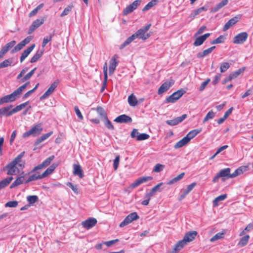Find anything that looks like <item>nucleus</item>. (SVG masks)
I'll return each instance as SVG.
<instances>
[{"label": "nucleus", "instance_id": "c03bdc74", "mask_svg": "<svg viewBox=\"0 0 253 253\" xmlns=\"http://www.w3.org/2000/svg\"><path fill=\"white\" fill-rule=\"evenodd\" d=\"M27 199L30 204H33L38 201L39 198L37 196L33 195L27 196Z\"/></svg>", "mask_w": 253, "mask_h": 253}, {"label": "nucleus", "instance_id": "8fccbe9b", "mask_svg": "<svg viewBox=\"0 0 253 253\" xmlns=\"http://www.w3.org/2000/svg\"><path fill=\"white\" fill-rule=\"evenodd\" d=\"M253 229V223L249 224L245 229L240 233V236H243L247 232H249Z\"/></svg>", "mask_w": 253, "mask_h": 253}, {"label": "nucleus", "instance_id": "6e6552de", "mask_svg": "<svg viewBox=\"0 0 253 253\" xmlns=\"http://www.w3.org/2000/svg\"><path fill=\"white\" fill-rule=\"evenodd\" d=\"M248 37V34L247 32H242L234 37L233 42L235 44H243L246 41Z\"/></svg>", "mask_w": 253, "mask_h": 253}, {"label": "nucleus", "instance_id": "7c9ffc66", "mask_svg": "<svg viewBox=\"0 0 253 253\" xmlns=\"http://www.w3.org/2000/svg\"><path fill=\"white\" fill-rule=\"evenodd\" d=\"M43 50H38L34 55L31 58L30 62L33 63L37 62L42 56Z\"/></svg>", "mask_w": 253, "mask_h": 253}, {"label": "nucleus", "instance_id": "774afa93", "mask_svg": "<svg viewBox=\"0 0 253 253\" xmlns=\"http://www.w3.org/2000/svg\"><path fill=\"white\" fill-rule=\"evenodd\" d=\"M119 242V239H115L113 240H110L108 241L104 242L103 244L106 245L107 247H110L114 245V244Z\"/></svg>", "mask_w": 253, "mask_h": 253}, {"label": "nucleus", "instance_id": "c85d7f7f", "mask_svg": "<svg viewBox=\"0 0 253 253\" xmlns=\"http://www.w3.org/2000/svg\"><path fill=\"white\" fill-rule=\"evenodd\" d=\"M128 102L130 106L134 107L137 105V100L133 94H130L128 97Z\"/></svg>", "mask_w": 253, "mask_h": 253}, {"label": "nucleus", "instance_id": "f257e3e1", "mask_svg": "<svg viewBox=\"0 0 253 253\" xmlns=\"http://www.w3.org/2000/svg\"><path fill=\"white\" fill-rule=\"evenodd\" d=\"M151 24H149L137 30L134 34L128 37L120 46V49L124 48L125 46L128 45L133 40L136 39H141L145 41L148 39L150 36V34L147 32L149 30Z\"/></svg>", "mask_w": 253, "mask_h": 253}, {"label": "nucleus", "instance_id": "2f4dec72", "mask_svg": "<svg viewBox=\"0 0 253 253\" xmlns=\"http://www.w3.org/2000/svg\"><path fill=\"white\" fill-rule=\"evenodd\" d=\"M29 101H27L25 103L17 105L14 108L11 109L12 115L22 110L29 104Z\"/></svg>", "mask_w": 253, "mask_h": 253}, {"label": "nucleus", "instance_id": "6ab92c4d", "mask_svg": "<svg viewBox=\"0 0 253 253\" xmlns=\"http://www.w3.org/2000/svg\"><path fill=\"white\" fill-rule=\"evenodd\" d=\"M240 16H236L234 17L233 18L230 19L228 21L227 23L225 24L223 28V31H226L228 29H229L231 27L235 24L240 19Z\"/></svg>", "mask_w": 253, "mask_h": 253}, {"label": "nucleus", "instance_id": "5fc2aeb1", "mask_svg": "<svg viewBox=\"0 0 253 253\" xmlns=\"http://www.w3.org/2000/svg\"><path fill=\"white\" fill-rule=\"evenodd\" d=\"M230 67V65L228 62H223L220 67V71L221 73L226 72Z\"/></svg>", "mask_w": 253, "mask_h": 253}, {"label": "nucleus", "instance_id": "a19ab883", "mask_svg": "<svg viewBox=\"0 0 253 253\" xmlns=\"http://www.w3.org/2000/svg\"><path fill=\"white\" fill-rule=\"evenodd\" d=\"M104 123L105 126L110 130H113L114 129V127L113 125H112L111 121L109 120L108 117L104 119Z\"/></svg>", "mask_w": 253, "mask_h": 253}, {"label": "nucleus", "instance_id": "e433bc0d", "mask_svg": "<svg viewBox=\"0 0 253 253\" xmlns=\"http://www.w3.org/2000/svg\"><path fill=\"white\" fill-rule=\"evenodd\" d=\"M184 174H185L184 172H182V173H180V174H179L175 177H174V178L171 179L170 180H169L167 183V184L169 185H171V184H172L174 183L178 182V181L181 180L183 177Z\"/></svg>", "mask_w": 253, "mask_h": 253}, {"label": "nucleus", "instance_id": "4be33fe9", "mask_svg": "<svg viewBox=\"0 0 253 253\" xmlns=\"http://www.w3.org/2000/svg\"><path fill=\"white\" fill-rule=\"evenodd\" d=\"M197 235V232L195 231L188 232L185 235L183 240L187 244V243L193 241Z\"/></svg>", "mask_w": 253, "mask_h": 253}, {"label": "nucleus", "instance_id": "37998d69", "mask_svg": "<svg viewBox=\"0 0 253 253\" xmlns=\"http://www.w3.org/2000/svg\"><path fill=\"white\" fill-rule=\"evenodd\" d=\"M37 68H34L33 69H32L29 73H28L27 74H26L21 80V82H24L25 81L30 79L31 77L34 74L35 71L36 70Z\"/></svg>", "mask_w": 253, "mask_h": 253}, {"label": "nucleus", "instance_id": "423d86ee", "mask_svg": "<svg viewBox=\"0 0 253 253\" xmlns=\"http://www.w3.org/2000/svg\"><path fill=\"white\" fill-rule=\"evenodd\" d=\"M31 36H28L20 42L18 44L14 47L11 50L10 53L13 54L22 49L26 44H28L31 41Z\"/></svg>", "mask_w": 253, "mask_h": 253}, {"label": "nucleus", "instance_id": "e2e57ef3", "mask_svg": "<svg viewBox=\"0 0 253 253\" xmlns=\"http://www.w3.org/2000/svg\"><path fill=\"white\" fill-rule=\"evenodd\" d=\"M164 167H165L164 165L160 164H157L155 166V167L153 169V171L156 172H159L163 169Z\"/></svg>", "mask_w": 253, "mask_h": 253}, {"label": "nucleus", "instance_id": "bb28decb", "mask_svg": "<svg viewBox=\"0 0 253 253\" xmlns=\"http://www.w3.org/2000/svg\"><path fill=\"white\" fill-rule=\"evenodd\" d=\"M53 133L52 131H50L46 134H44L38 138L35 142V145L38 146L40 143L47 139Z\"/></svg>", "mask_w": 253, "mask_h": 253}, {"label": "nucleus", "instance_id": "603ef678", "mask_svg": "<svg viewBox=\"0 0 253 253\" xmlns=\"http://www.w3.org/2000/svg\"><path fill=\"white\" fill-rule=\"evenodd\" d=\"M73 6L72 5H68L63 11L61 14V17H64L69 14V13L72 10Z\"/></svg>", "mask_w": 253, "mask_h": 253}, {"label": "nucleus", "instance_id": "20e7f679", "mask_svg": "<svg viewBox=\"0 0 253 253\" xmlns=\"http://www.w3.org/2000/svg\"><path fill=\"white\" fill-rule=\"evenodd\" d=\"M42 128L40 125H37L32 127L29 131L24 132L23 134L24 138H26L30 135L36 136L41 134Z\"/></svg>", "mask_w": 253, "mask_h": 253}, {"label": "nucleus", "instance_id": "dca6fc26", "mask_svg": "<svg viewBox=\"0 0 253 253\" xmlns=\"http://www.w3.org/2000/svg\"><path fill=\"white\" fill-rule=\"evenodd\" d=\"M25 152L23 151L19 154L12 162L16 164L20 169H22L25 167V162L22 159L24 157Z\"/></svg>", "mask_w": 253, "mask_h": 253}, {"label": "nucleus", "instance_id": "4c0bfd02", "mask_svg": "<svg viewBox=\"0 0 253 253\" xmlns=\"http://www.w3.org/2000/svg\"><path fill=\"white\" fill-rule=\"evenodd\" d=\"M227 197L226 194H222L214 199L213 201V205L214 207H216L218 205V203L219 201H223L225 200Z\"/></svg>", "mask_w": 253, "mask_h": 253}, {"label": "nucleus", "instance_id": "473e14b6", "mask_svg": "<svg viewBox=\"0 0 253 253\" xmlns=\"http://www.w3.org/2000/svg\"><path fill=\"white\" fill-rule=\"evenodd\" d=\"M189 141L187 140V138L184 137L182 139L178 141L174 145V148L177 149L181 148L188 143Z\"/></svg>", "mask_w": 253, "mask_h": 253}, {"label": "nucleus", "instance_id": "9d476101", "mask_svg": "<svg viewBox=\"0 0 253 253\" xmlns=\"http://www.w3.org/2000/svg\"><path fill=\"white\" fill-rule=\"evenodd\" d=\"M118 58V56L117 54H115L110 60L109 67V74L110 75L114 73L116 67L119 64V61L117 60Z\"/></svg>", "mask_w": 253, "mask_h": 253}, {"label": "nucleus", "instance_id": "bf43d9fd", "mask_svg": "<svg viewBox=\"0 0 253 253\" xmlns=\"http://www.w3.org/2000/svg\"><path fill=\"white\" fill-rule=\"evenodd\" d=\"M132 222L131 220L128 217V216H127L124 220L120 223V227H123L127 224H129Z\"/></svg>", "mask_w": 253, "mask_h": 253}, {"label": "nucleus", "instance_id": "ea45409f", "mask_svg": "<svg viewBox=\"0 0 253 253\" xmlns=\"http://www.w3.org/2000/svg\"><path fill=\"white\" fill-rule=\"evenodd\" d=\"M12 63V59H5L1 63H0V69L10 66L11 65Z\"/></svg>", "mask_w": 253, "mask_h": 253}, {"label": "nucleus", "instance_id": "0e129e2a", "mask_svg": "<svg viewBox=\"0 0 253 253\" xmlns=\"http://www.w3.org/2000/svg\"><path fill=\"white\" fill-rule=\"evenodd\" d=\"M196 185V182H193L190 185H188L187 188L184 190L185 194H188L191 191L193 190V189Z\"/></svg>", "mask_w": 253, "mask_h": 253}, {"label": "nucleus", "instance_id": "79ce46f5", "mask_svg": "<svg viewBox=\"0 0 253 253\" xmlns=\"http://www.w3.org/2000/svg\"><path fill=\"white\" fill-rule=\"evenodd\" d=\"M54 36V33L53 32V33L50 34L49 36L45 37L43 40L42 47H44L48 42L51 41Z\"/></svg>", "mask_w": 253, "mask_h": 253}, {"label": "nucleus", "instance_id": "4d7b16f0", "mask_svg": "<svg viewBox=\"0 0 253 253\" xmlns=\"http://www.w3.org/2000/svg\"><path fill=\"white\" fill-rule=\"evenodd\" d=\"M150 137L149 134L146 133H141L139 135L137 136V138H136L137 141H142L148 139Z\"/></svg>", "mask_w": 253, "mask_h": 253}, {"label": "nucleus", "instance_id": "412c9836", "mask_svg": "<svg viewBox=\"0 0 253 253\" xmlns=\"http://www.w3.org/2000/svg\"><path fill=\"white\" fill-rule=\"evenodd\" d=\"M35 47V44H33L22 52L21 56L20 58V61L21 63L23 62L24 60L28 57V56L34 49Z\"/></svg>", "mask_w": 253, "mask_h": 253}, {"label": "nucleus", "instance_id": "3c124183", "mask_svg": "<svg viewBox=\"0 0 253 253\" xmlns=\"http://www.w3.org/2000/svg\"><path fill=\"white\" fill-rule=\"evenodd\" d=\"M225 38L224 36L221 35L219 37H218L217 39L213 40L211 42V44H218L223 43L224 42Z\"/></svg>", "mask_w": 253, "mask_h": 253}, {"label": "nucleus", "instance_id": "de8ad7c7", "mask_svg": "<svg viewBox=\"0 0 253 253\" xmlns=\"http://www.w3.org/2000/svg\"><path fill=\"white\" fill-rule=\"evenodd\" d=\"M245 70L244 68H240L238 69V70L233 72L230 74V76L232 77V78L234 79L236 78H237L240 74L243 73Z\"/></svg>", "mask_w": 253, "mask_h": 253}, {"label": "nucleus", "instance_id": "a18cd8bd", "mask_svg": "<svg viewBox=\"0 0 253 253\" xmlns=\"http://www.w3.org/2000/svg\"><path fill=\"white\" fill-rule=\"evenodd\" d=\"M96 111L97 113L103 119L106 118L107 117V114L106 113L105 111H104V109L98 106L96 108Z\"/></svg>", "mask_w": 253, "mask_h": 253}, {"label": "nucleus", "instance_id": "b1692460", "mask_svg": "<svg viewBox=\"0 0 253 253\" xmlns=\"http://www.w3.org/2000/svg\"><path fill=\"white\" fill-rule=\"evenodd\" d=\"M73 169V173L75 175H78L80 178L84 177V172L80 165L74 164Z\"/></svg>", "mask_w": 253, "mask_h": 253}, {"label": "nucleus", "instance_id": "864d4df0", "mask_svg": "<svg viewBox=\"0 0 253 253\" xmlns=\"http://www.w3.org/2000/svg\"><path fill=\"white\" fill-rule=\"evenodd\" d=\"M211 52L210 49V48L204 50L203 52H199L197 54V57L198 58H203L205 57V56L209 54Z\"/></svg>", "mask_w": 253, "mask_h": 253}, {"label": "nucleus", "instance_id": "f03ea898", "mask_svg": "<svg viewBox=\"0 0 253 253\" xmlns=\"http://www.w3.org/2000/svg\"><path fill=\"white\" fill-rule=\"evenodd\" d=\"M58 167V164L53 163L49 168H48L42 174H40L39 170L32 171V170L29 172L28 174H31L28 179L25 181V183L27 184L31 181L37 180L38 179H42L47 177L48 175L53 172L55 169Z\"/></svg>", "mask_w": 253, "mask_h": 253}, {"label": "nucleus", "instance_id": "09e8293b", "mask_svg": "<svg viewBox=\"0 0 253 253\" xmlns=\"http://www.w3.org/2000/svg\"><path fill=\"white\" fill-rule=\"evenodd\" d=\"M223 236H224V233H222V232L217 233L210 239V241L211 242H214L219 239H222L223 238Z\"/></svg>", "mask_w": 253, "mask_h": 253}, {"label": "nucleus", "instance_id": "4468645a", "mask_svg": "<svg viewBox=\"0 0 253 253\" xmlns=\"http://www.w3.org/2000/svg\"><path fill=\"white\" fill-rule=\"evenodd\" d=\"M97 220L95 218L90 217L82 222V225L86 229H89L94 227L97 223Z\"/></svg>", "mask_w": 253, "mask_h": 253}, {"label": "nucleus", "instance_id": "5701e85b", "mask_svg": "<svg viewBox=\"0 0 253 253\" xmlns=\"http://www.w3.org/2000/svg\"><path fill=\"white\" fill-rule=\"evenodd\" d=\"M12 107V105H10L6 107H4L0 109V113L1 116L6 117L12 115V113L10 109Z\"/></svg>", "mask_w": 253, "mask_h": 253}, {"label": "nucleus", "instance_id": "2eb2a0df", "mask_svg": "<svg viewBox=\"0 0 253 253\" xmlns=\"http://www.w3.org/2000/svg\"><path fill=\"white\" fill-rule=\"evenodd\" d=\"M249 165L250 164L247 166H242L239 167L234 171L233 173H231V174L230 175V178H234L243 173L244 172L248 170L249 169Z\"/></svg>", "mask_w": 253, "mask_h": 253}, {"label": "nucleus", "instance_id": "a211bd4d", "mask_svg": "<svg viewBox=\"0 0 253 253\" xmlns=\"http://www.w3.org/2000/svg\"><path fill=\"white\" fill-rule=\"evenodd\" d=\"M186 117V114H183L182 116L175 118L172 120H167L166 121V123L169 126H174L182 122Z\"/></svg>", "mask_w": 253, "mask_h": 253}, {"label": "nucleus", "instance_id": "1a4fd4ad", "mask_svg": "<svg viewBox=\"0 0 253 253\" xmlns=\"http://www.w3.org/2000/svg\"><path fill=\"white\" fill-rule=\"evenodd\" d=\"M17 166L16 164L11 162L4 168L3 170H7V174L8 175H15L19 172V169Z\"/></svg>", "mask_w": 253, "mask_h": 253}, {"label": "nucleus", "instance_id": "72a5a7b5", "mask_svg": "<svg viewBox=\"0 0 253 253\" xmlns=\"http://www.w3.org/2000/svg\"><path fill=\"white\" fill-rule=\"evenodd\" d=\"M24 178L23 176L18 177L17 179L11 184L10 188H13L24 182Z\"/></svg>", "mask_w": 253, "mask_h": 253}, {"label": "nucleus", "instance_id": "0eeeda50", "mask_svg": "<svg viewBox=\"0 0 253 253\" xmlns=\"http://www.w3.org/2000/svg\"><path fill=\"white\" fill-rule=\"evenodd\" d=\"M141 0H135L131 4L127 5L123 10V14L124 15H127L129 13L132 12L134 10L136 9L137 7L140 5Z\"/></svg>", "mask_w": 253, "mask_h": 253}, {"label": "nucleus", "instance_id": "680f3d73", "mask_svg": "<svg viewBox=\"0 0 253 253\" xmlns=\"http://www.w3.org/2000/svg\"><path fill=\"white\" fill-rule=\"evenodd\" d=\"M44 22L43 19H37L35 20L33 23L32 25L34 27H36V28L40 27L41 25H42Z\"/></svg>", "mask_w": 253, "mask_h": 253}, {"label": "nucleus", "instance_id": "49530a36", "mask_svg": "<svg viewBox=\"0 0 253 253\" xmlns=\"http://www.w3.org/2000/svg\"><path fill=\"white\" fill-rule=\"evenodd\" d=\"M215 116V113L212 111H209L205 118L204 119L203 122L204 123L210 119H213Z\"/></svg>", "mask_w": 253, "mask_h": 253}, {"label": "nucleus", "instance_id": "338daca9", "mask_svg": "<svg viewBox=\"0 0 253 253\" xmlns=\"http://www.w3.org/2000/svg\"><path fill=\"white\" fill-rule=\"evenodd\" d=\"M75 111L76 112V115L78 117L81 119V120L84 119V117L82 115L80 110H79V107L77 106H75L74 107Z\"/></svg>", "mask_w": 253, "mask_h": 253}, {"label": "nucleus", "instance_id": "aec40b11", "mask_svg": "<svg viewBox=\"0 0 253 253\" xmlns=\"http://www.w3.org/2000/svg\"><path fill=\"white\" fill-rule=\"evenodd\" d=\"M152 178L153 177L152 176L141 177L132 183L131 185V187L132 188H135L144 182L152 180Z\"/></svg>", "mask_w": 253, "mask_h": 253}, {"label": "nucleus", "instance_id": "13d9d810", "mask_svg": "<svg viewBox=\"0 0 253 253\" xmlns=\"http://www.w3.org/2000/svg\"><path fill=\"white\" fill-rule=\"evenodd\" d=\"M204 42L205 41L203 38L200 36L196 39L193 44L195 46H198L202 45Z\"/></svg>", "mask_w": 253, "mask_h": 253}, {"label": "nucleus", "instance_id": "f8f14e48", "mask_svg": "<svg viewBox=\"0 0 253 253\" xmlns=\"http://www.w3.org/2000/svg\"><path fill=\"white\" fill-rule=\"evenodd\" d=\"M55 157L54 155H51L46 158L42 164L35 167L33 169L32 171H36L37 170L42 169L48 166H49L51 162L54 160Z\"/></svg>", "mask_w": 253, "mask_h": 253}, {"label": "nucleus", "instance_id": "58836bf2", "mask_svg": "<svg viewBox=\"0 0 253 253\" xmlns=\"http://www.w3.org/2000/svg\"><path fill=\"white\" fill-rule=\"evenodd\" d=\"M249 238V235H247L244 236L240 239L239 242L238 243V245L241 247L245 246L247 244Z\"/></svg>", "mask_w": 253, "mask_h": 253}, {"label": "nucleus", "instance_id": "f3484780", "mask_svg": "<svg viewBox=\"0 0 253 253\" xmlns=\"http://www.w3.org/2000/svg\"><path fill=\"white\" fill-rule=\"evenodd\" d=\"M114 121L118 123H131V118L126 115L123 114L119 116L114 120Z\"/></svg>", "mask_w": 253, "mask_h": 253}, {"label": "nucleus", "instance_id": "393cba45", "mask_svg": "<svg viewBox=\"0 0 253 253\" xmlns=\"http://www.w3.org/2000/svg\"><path fill=\"white\" fill-rule=\"evenodd\" d=\"M228 2V0H223L217 4L214 7L212 8L211 10V12L215 13L218 11L220 9L223 7L224 6L227 4Z\"/></svg>", "mask_w": 253, "mask_h": 253}, {"label": "nucleus", "instance_id": "39448f33", "mask_svg": "<svg viewBox=\"0 0 253 253\" xmlns=\"http://www.w3.org/2000/svg\"><path fill=\"white\" fill-rule=\"evenodd\" d=\"M185 93V91L183 89L178 90L168 97L166 99V102L174 103L179 99Z\"/></svg>", "mask_w": 253, "mask_h": 253}, {"label": "nucleus", "instance_id": "052dcab7", "mask_svg": "<svg viewBox=\"0 0 253 253\" xmlns=\"http://www.w3.org/2000/svg\"><path fill=\"white\" fill-rule=\"evenodd\" d=\"M18 202L16 201H9L5 204V207L15 208L18 206Z\"/></svg>", "mask_w": 253, "mask_h": 253}, {"label": "nucleus", "instance_id": "a878e982", "mask_svg": "<svg viewBox=\"0 0 253 253\" xmlns=\"http://www.w3.org/2000/svg\"><path fill=\"white\" fill-rule=\"evenodd\" d=\"M202 131V129H195L191 130L185 136L187 138V140L189 141L191 139L195 137L198 134H199Z\"/></svg>", "mask_w": 253, "mask_h": 253}, {"label": "nucleus", "instance_id": "7ed1b4c3", "mask_svg": "<svg viewBox=\"0 0 253 253\" xmlns=\"http://www.w3.org/2000/svg\"><path fill=\"white\" fill-rule=\"evenodd\" d=\"M30 82H27L25 84L19 87L10 94L5 95L0 98V105L4 103L12 102L15 101L19 95L22 93V91L25 89Z\"/></svg>", "mask_w": 253, "mask_h": 253}, {"label": "nucleus", "instance_id": "9b49d317", "mask_svg": "<svg viewBox=\"0 0 253 253\" xmlns=\"http://www.w3.org/2000/svg\"><path fill=\"white\" fill-rule=\"evenodd\" d=\"M59 82L58 80H56L48 88V89L45 92V93L40 97V99L42 100L47 97H48L53 92L55 89L57 87Z\"/></svg>", "mask_w": 253, "mask_h": 253}, {"label": "nucleus", "instance_id": "f704fd0d", "mask_svg": "<svg viewBox=\"0 0 253 253\" xmlns=\"http://www.w3.org/2000/svg\"><path fill=\"white\" fill-rule=\"evenodd\" d=\"M158 2V0H152L149 2L142 9L143 11H146L149 10L151 8L154 6L157 5Z\"/></svg>", "mask_w": 253, "mask_h": 253}, {"label": "nucleus", "instance_id": "ddd939ff", "mask_svg": "<svg viewBox=\"0 0 253 253\" xmlns=\"http://www.w3.org/2000/svg\"><path fill=\"white\" fill-rule=\"evenodd\" d=\"M174 83L173 80H171L169 82H166L163 83L159 87L158 94H162L165 92L167 91Z\"/></svg>", "mask_w": 253, "mask_h": 253}, {"label": "nucleus", "instance_id": "69168bd1", "mask_svg": "<svg viewBox=\"0 0 253 253\" xmlns=\"http://www.w3.org/2000/svg\"><path fill=\"white\" fill-rule=\"evenodd\" d=\"M132 221L139 219V217L136 212H133L127 215Z\"/></svg>", "mask_w": 253, "mask_h": 253}, {"label": "nucleus", "instance_id": "6e6d98bb", "mask_svg": "<svg viewBox=\"0 0 253 253\" xmlns=\"http://www.w3.org/2000/svg\"><path fill=\"white\" fill-rule=\"evenodd\" d=\"M43 3H41L40 4H39L36 8H35L32 11H31V12L29 13V16L32 17L34 15H35L37 14V13L38 12V11L40 9H41L43 7Z\"/></svg>", "mask_w": 253, "mask_h": 253}, {"label": "nucleus", "instance_id": "c756f323", "mask_svg": "<svg viewBox=\"0 0 253 253\" xmlns=\"http://www.w3.org/2000/svg\"><path fill=\"white\" fill-rule=\"evenodd\" d=\"M186 245H187V243H185L183 239L179 241L177 244H175L173 248L175 253L181 250Z\"/></svg>", "mask_w": 253, "mask_h": 253}, {"label": "nucleus", "instance_id": "c9c22d12", "mask_svg": "<svg viewBox=\"0 0 253 253\" xmlns=\"http://www.w3.org/2000/svg\"><path fill=\"white\" fill-rule=\"evenodd\" d=\"M13 179L12 176L7 177L0 181V188L2 189L9 184Z\"/></svg>", "mask_w": 253, "mask_h": 253}, {"label": "nucleus", "instance_id": "cd10ccee", "mask_svg": "<svg viewBox=\"0 0 253 253\" xmlns=\"http://www.w3.org/2000/svg\"><path fill=\"white\" fill-rule=\"evenodd\" d=\"M230 171L231 169L229 168H227L224 169H222L219 171L218 173L220 177H227L230 178Z\"/></svg>", "mask_w": 253, "mask_h": 253}]
</instances>
